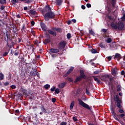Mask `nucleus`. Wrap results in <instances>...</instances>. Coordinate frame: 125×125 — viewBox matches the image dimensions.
I'll use <instances>...</instances> for the list:
<instances>
[{
	"instance_id": "0eeeda50",
	"label": "nucleus",
	"mask_w": 125,
	"mask_h": 125,
	"mask_svg": "<svg viewBox=\"0 0 125 125\" xmlns=\"http://www.w3.org/2000/svg\"><path fill=\"white\" fill-rule=\"evenodd\" d=\"M118 31H124L125 30V24L124 22H120L118 24Z\"/></svg>"
},
{
	"instance_id": "338daca9",
	"label": "nucleus",
	"mask_w": 125,
	"mask_h": 125,
	"mask_svg": "<svg viewBox=\"0 0 125 125\" xmlns=\"http://www.w3.org/2000/svg\"><path fill=\"white\" fill-rule=\"evenodd\" d=\"M16 114H19L20 113V111H19V109H17L15 110Z\"/></svg>"
},
{
	"instance_id": "20e7f679",
	"label": "nucleus",
	"mask_w": 125,
	"mask_h": 125,
	"mask_svg": "<svg viewBox=\"0 0 125 125\" xmlns=\"http://www.w3.org/2000/svg\"><path fill=\"white\" fill-rule=\"evenodd\" d=\"M111 114L112 115L113 117L116 121H117V122H119L120 123L121 125H125V122H123L122 121H120L118 118L116 116H118V114H117L116 113H115V108H113V105H112L111 108Z\"/></svg>"
},
{
	"instance_id": "a211bd4d",
	"label": "nucleus",
	"mask_w": 125,
	"mask_h": 125,
	"mask_svg": "<svg viewBox=\"0 0 125 125\" xmlns=\"http://www.w3.org/2000/svg\"><path fill=\"white\" fill-rule=\"evenodd\" d=\"M109 78L110 75L109 74L104 75L103 79H102V81H103V82H104L106 79H109Z\"/></svg>"
},
{
	"instance_id": "1a4fd4ad",
	"label": "nucleus",
	"mask_w": 125,
	"mask_h": 125,
	"mask_svg": "<svg viewBox=\"0 0 125 125\" xmlns=\"http://www.w3.org/2000/svg\"><path fill=\"white\" fill-rule=\"evenodd\" d=\"M40 26L43 32H46L47 27L44 22H40Z\"/></svg>"
},
{
	"instance_id": "dca6fc26",
	"label": "nucleus",
	"mask_w": 125,
	"mask_h": 125,
	"mask_svg": "<svg viewBox=\"0 0 125 125\" xmlns=\"http://www.w3.org/2000/svg\"><path fill=\"white\" fill-rule=\"evenodd\" d=\"M21 92L22 94H27V90L24 89L23 87H21Z\"/></svg>"
},
{
	"instance_id": "c85d7f7f",
	"label": "nucleus",
	"mask_w": 125,
	"mask_h": 125,
	"mask_svg": "<svg viewBox=\"0 0 125 125\" xmlns=\"http://www.w3.org/2000/svg\"><path fill=\"white\" fill-rule=\"evenodd\" d=\"M12 4H16V3H19L18 0H11Z\"/></svg>"
},
{
	"instance_id": "4468645a",
	"label": "nucleus",
	"mask_w": 125,
	"mask_h": 125,
	"mask_svg": "<svg viewBox=\"0 0 125 125\" xmlns=\"http://www.w3.org/2000/svg\"><path fill=\"white\" fill-rule=\"evenodd\" d=\"M63 2V0H56V3L57 5H59V6H60L62 4Z\"/></svg>"
},
{
	"instance_id": "5fc2aeb1",
	"label": "nucleus",
	"mask_w": 125,
	"mask_h": 125,
	"mask_svg": "<svg viewBox=\"0 0 125 125\" xmlns=\"http://www.w3.org/2000/svg\"><path fill=\"white\" fill-rule=\"evenodd\" d=\"M106 58L108 59V61L112 60V56L107 57Z\"/></svg>"
},
{
	"instance_id": "3c124183",
	"label": "nucleus",
	"mask_w": 125,
	"mask_h": 125,
	"mask_svg": "<svg viewBox=\"0 0 125 125\" xmlns=\"http://www.w3.org/2000/svg\"><path fill=\"white\" fill-rule=\"evenodd\" d=\"M5 8V6H4V5H1V7L0 8L1 10H3V9H4Z\"/></svg>"
},
{
	"instance_id": "bf43d9fd",
	"label": "nucleus",
	"mask_w": 125,
	"mask_h": 125,
	"mask_svg": "<svg viewBox=\"0 0 125 125\" xmlns=\"http://www.w3.org/2000/svg\"><path fill=\"white\" fill-rule=\"evenodd\" d=\"M56 102V99L55 98H52V102H53V103H54V102Z\"/></svg>"
},
{
	"instance_id": "79ce46f5",
	"label": "nucleus",
	"mask_w": 125,
	"mask_h": 125,
	"mask_svg": "<svg viewBox=\"0 0 125 125\" xmlns=\"http://www.w3.org/2000/svg\"><path fill=\"white\" fill-rule=\"evenodd\" d=\"M118 111L121 114H124V113H125V111L124 110V109H122L121 108H119V109H118Z\"/></svg>"
},
{
	"instance_id": "aec40b11",
	"label": "nucleus",
	"mask_w": 125,
	"mask_h": 125,
	"mask_svg": "<svg viewBox=\"0 0 125 125\" xmlns=\"http://www.w3.org/2000/svg\"><path fill=\"white\" fill-rule=\"evenodd\" d=\"M36 74H37V70H35L34 71H31L30 72V75L32 77H36Z\"/></svg>"
},
{
	"instance_id": "9b49d317",
	"label": "nucleus",
	"mask_w": 125,
	"mask_h": 125,
	"mask_svg": "<svg viewBox=\"0 0 125 125\" xmlns=\"http://www.w3.org/2000/svg\"><path fill=\"white\" fill-rule=\"evenodd\" d=\"M122 55L119 53H116L114 56V59L116 60V59H122Z\"/></svg>"
},
{
	"instance_id": "680f3d73",
	"label": "nucleus",
	"mask_w": 125,
	"mask_h": 125,
	"mask_svg": "<svg viewBox=\"0 0 125 125\" xmlns=\"http://www.w3.org/2000/svg\"><path fill=\"white\" fill-rule=\"evenodd\" d=\"M9 83L8 82H5L4 83V85H5V86H7L8 85H9Z\"/></svg>"
},
{
	"instance_id": "09e8293b",
	"label": "nucleus",
	"mask_w": 125,
	"mask_h": 125,
	"mask_svg": "<svg viewBox=\"0 0 125 125\" xmlns=\"http://www.w3.org/2000/svg\"><path fill=\"white\" fill-rule=\"evenodd\" d=\"M27 28L25 26V25H23V27L21 28V32H23V31H25Z\"/></svg>"
},
{
	"instance_id": "052dcab7",
	"label": "nucleus",
	"mask_w": 125,
	"mask_h": 125,
	"mask_svg": "<svg viewBox=\"0 0 125 125\" xmlns=\"http://www.w3.org/2000/svg\"><path fill=\"white\" fill-rule=\"evenodd\" d=\"M88 125H97V124H93V123H91L90 122H88Z\"/></svg>"
},
{
	"instance_id": "6ab92c4d",
	"label": "nucleus",
	"mask_w": 125,
	"mask_h": 125,
	"mask_svg": "<svg viewBox=\"0 0 125 125\" xmlns=\"http://www.w3.org/2000/svg\"><path fill=\"white\" fill-rule=\"evenodd\" d=\"M110 26L112 28H113V29H114V30H117V29L118 28V25L115 23H111Z\"/></svg>"
},
{
	"instance_id": "4be33fe9",
	"label": "nucleus",
	"mask_w": 125,
	"mask_h": 125,
	"mask_svg": "<svg viewBox=\"0 0 125 125\" xmlns=\"http://www.w3.org/2000/svg\"><path fill=\"white\" fill-rule=\"evenodd\" d=\"M29 12L31 15H36L37 12L35 10H30Z\"/></svg>"
},
{
	"instance_id": "c03bdc74",
	"label": "nucleus",
	"mask_w": 125,
	"mask_h": 125,
	"mask_svg": "<svg viewBox=\"0 0 125 125\" xmlns=\"http://www.w3.org/2000/svg\"><path fill=\"white\" fill-rule=\"evenodd\" d=\"M55 89H56V87L53 86V87L50 89V90L52 92H53V91H55Z\"/></svg>"
},
{
	"instance_id": "72a5a7b5",
	"label": "nucleus",
	"mask_w": 125,
	"mask_h": 125,
	"mask_svg": "<svg viewBox=\"0 0 125 125\" xmlns=\"http://www.w3.org/2000/svg\"><path fill=\"white\" fill-rule=\"evenodd\" d=\"M55 93H56L57 94L60 93V90H59V88H57L56 89H55Z\"/></svg>"
},
{
	"instance_id": "b1692460",
	"label": "nucleus",
	"mask_w": 125,
	"mask_h": 125,
	"mask_svg": "<svg viewBox=\"0 0 125 125\" xmlns=\"http://www.w3.org/2000/svg\"><path fill=\"white\" fill-rule=\"evenodd\" d=\"M116 88H117V91H122V86L121 85V84H118L116 86Z\"/></svg>"
},
{
	"instance_id": "e2e57ef3",
	"label": "nucleus",
	"mask_w": 125,
	"mask_h": 125,
	"mask_svg": "<svg viewBox=\"0 0 125 125\" xmlns=\"http://www.w3.org/2000/svg\"><path fill=\"white\" fill-rule=\"evenodd\" d=\"M13 32L14 34H16L17 33V27H15V30H14Z\"/></svg>"
},
{
	"instance_id": "f3484780",
	"label": "nucleus",
	"mask_w": 125,
	"mask_h": 125,
	"mask_svg": "<svg viewBox=\"0 0 125 125\" xmlns=\"http://www.w3.org/2000/svg\"><path fill=\"white\" fill-rule=\"evenodd\" d=\"M66 84H67V83L66 82H63V83H61L59 85V87L60 88H63V87H64V86H65V85H66Z\"/></svg>"
},
{
	"instance_id": "ea45409f",
	"label": "nucleus",
	"mask_w": 125,
	"mask_h": 125,
	"mask_svg": "<svg viewBox=\"0 0 125 125\" xmlns=\"http://www.w3.org/2000/svg\"><path fill=\"white\" fill-rule=\"evenodd\" d=\"M91 51L93 54L97 53V50L96 49H92L91 50Z\"/></svg>"
},
{
	"instance_id": "412c9836",
	"label": "nucleus",
	"mask_w": 125,
	"mask_h": 125,
	"mask_svg": "<svg viewBox=\"0 0 125 125\" xmlns=\"http://www.w3.org/2000/svg\"><path fill=\"white\" fill-rule=\"evenodd\" d=\"M74 106H75V101H73L70 104V110H73L74 109Z\"/></svg>"
},
{
	"instance_id": "f257e3e1",
	"label": "nucleus",
	"mask_w": 125,
	"mask_h": 125,
	"mask_svg": "<svg viewBox=\"0 0 125 125\" xmlns=\"http://www.w3.org/2000/svg\"><path fill=\"white\" fill-rule=\"evenodd\" d=\"M55 18V13L53 11L47 12L44 15V19L45 21H49V19H54Z\"/></svg>"
},
{
	"instance_id": "4d7b16f0",
	"label": "nucleus",
	"mask_w": 125,
	"mask_h": 125,
	"mask_svg": "<svg viewBox=\"0 0 125 125\" xmlns=\"http://www.w3.org/2000/svg\"><path fill=\"white\" fill-rule=\"evenodd\" d=\"M11 87L12 89H15V88H16V86H15V85H12Z\"/></svg>"
},
{
	"instance_id": "13d9d810",
	"label": "nucleus",
	"mask_w": 125,
	"mask_h": 125,
	"mask_svg": "<svg viewBox=\"0 0 125 125\" xmlns=\"http://www.w3.org/2000/svg\"><path fill=\"white\" fill-rule=\"evenodd\" d=\"M31 26H35V21H31Z\"/></svg>"
},
{
	"instance_id": "bb28decb",
	"label": "nucleus",
	"mask_w": 125,
	"mask_h": 125,
	"mask_svg": "<svg viewBox=\"0 0 125 125\" xmlns=\"http://www.w3.org/2000/svg\"><path fill=\"white\" fill-rule=\"evenodd\" d=\"M93 79L94 81H95V82H97V83H101V81L99 80V79H98V78H97L96 77H94Z\"/></svg>"
},
{
	"instance_id": "2f4dec72",
	"label": "nucleus",
	"mask_w": 125,
	"mask_h": 125,
	"mask_svg": "<svg viewBox=\"0 0 125 125\" xmlns=\"http://www.w3.org/2000/svg\"><path fill=\"white\" fill-rule=\"evenodd\" d=\"M45 37L47 38V39H51V37H50V35L47 32L45 33Z\"/></svg>"
},
{
	"instance_id": "49530a36",
	"label": "nucleus",
	"mask_w": 125,
	"mask_h": 125,
	"mask_svg": "<svg viewBox=\"0 0 125 125\" xmlns=\"http://www.w3.org/2000/svg\"><path fill=\"white\" fill-rule=\"evenodd\" d=\"M67 81H68L69 82H70V83H73V82H74V80H73V79H72L71 78L68 77L67 78Z\"/></svg>"
},
{
	"instance_id": "c756f323",
	"label": "nucleus",
	"mask_w": 125,
	"mask_h": 125,
	"mask_svg": "<svg viewBox=\"0 0 125 125\" xmlns=\"http://www.w3.org/2000/svg\"><path fill=\"white\" fill-rule=\"evenodd\" d=\"M105 42L107 43H111L112 42V39L111 38H107V40H105Z\"/></svg>"
},
{
	"instance_id": "6e6552de",
	"label": "nucleus",
	"mask_w": 125,
	"mask_h": 125,
	"mask_svg": "<svg viewBox=\"0 0 125 125\" xmlns=\"http://www.w3.org/2000/svg\"><path fill=\"white\" fill-rule=\"evenodd\" d=\"M60 49L58 48H50L49 51L51 53H59V50Z\"/></svg>"
},
{
	"instance_id": "f704fd0d",
	"label": "nucleus",
	"mask_w": 125,
	"mask_h": 125,
	"mask_svg": "<svg viewBox=\"0 0 125 125\" xmlns=\"http://www.w3.org/2000/svg\"><path fill=\"white\" fill-rule=\"evenodd\" d=\"M0 3L2 5L4 4V3H6V0H0Z\"/></svg>"
},
{
	"instance_id": "58836bf2",
	"label": "nucleus",
	"mask_w": 125,
	"mask_h": 125,
	"mask_svg": "<svg viewBox=\"0 0 125 125\" xmlns=\"http://www.w3.org/2000/svg\"><path fill=\"white\" fill-rule=\"evenodd\" d=\"M50 87V85L48 84H46L44 85V88H45L46 89H48V88Z\"/></svg>"
},
{
	"instance_id": "a878e982",
	"label": "nucleus",
	"mask_w": 125,
	"mask_h": 125,
	"mask_svg": "<svg viewBox=\"0 0 125 125\" xmlns=\"http://www.w3.org/2000/svg\"><path fill=\"white\" fill-rule=\"evenodd\" d=\"M7 34H8L7 31H6V37L7 39L6 40V38H5L4 40L5 41V42H6L7 43H8V40H10V38H8V35Z\"/></svg>"
},
{
	"instance_id": "9d476101",
	"label": "nucleus",
	"mask_w": 125,
	"mask_h": 125,
	"mask_svg": "<svg viewBox=\"0 0 125 125\" xmlns=\"http://www.w3.org/2000/svg\"><path fill=\"white\" fill-rule=\"evenodd\" d=\"M40 109L42 111V112H41L40 113V115H42L43 114V113H47V111H46V109H45V108H44V107L43 106H42L41 107H40Z\"/></svg>"
},
{
	"instance_id": "423d86ee",
	"label": "nucleus",
	"mask_w": 125,
	"mask_h": 125,
	"mask_svg": "<svg viewBox=\"0 0 125 125\" xmlns=\"http://www.w3.org/2000/svg\"><path fill=\"white\" fill-rule=\"evenodd\" d=\"M66 44L67 43L65 41H62L57 45V48L60 49V50H62L66 47Z\"/></svg>"
},
{
	"instance_id": "393cba45",
	"label": "nucleus",
	"mask_w": 125,
	"mask_h": 125,
	"mask_svg": "<svg viewBox=\"0 0 125 125\" xmlns=\"http://www.w3.org/2000/svg\"><path fill=\"white\" fill-rule=\"evenodd\" d=\"M74 69H75V67H71L68 70L67 72L66 73V74L67 75H69L70 73H71V72H72L73 70H74Z\"/></svg>"
},
{
	"instance_id": "69168bd1",
	"label": "nucleus",
	"mask_w": 125,
	"mask_h": 125,
	"mask_svg": "<svg viewBox=\"0 0 125 125\" xmlns=\"http://www.w3.org/2000/svg\"><path fill=\"white\" fill-rule=\"evenodd\" d=\"M81 8H82V9H83V10L85 9V6L84 5H82L81 6Z\"/></svg>"
},
{
	"instance_id": "7c9ffc66",
	"label": "nucleus",
	"mask_w": 125,
	"mask_h": 125,
	"mask_svg": "<svg viewBox=\"0 0 125 125\" xmlns=\"http://www.w3.org/2000/svg\"><path fill=\"white\" fill-rule=\"evenodd\" d=\"M44 42L45 43H49L51 41H50V39L47 38V39H45Z\"/></svg>"
},
{
	"instance_id": "8fccbe9b",
	"label": "nucleus",
	"mask_w": 125,
	"mask_h": 125,
	"mask_svg": "<svg viewBox=\"0 0 125 125\" xmlns=\"http://www.w3.org/2000/svg\"><path fill=\"white\" fill-rule=\"evenodd\" d=\"M107 29L103 28L102 29L101 32L102 33H107Z\"/></svg>"
},
{
	"instance_id": "864d4df0",
	"label": "nucleus",
	"mask_w": 125,
	"mask_h": 125,
	"mask_svg": "<svg viewBox=\"0 0 125 125\" xmlns=\"http://www.w3.org/2000/svg\"><path fill=\"white\" fill-rule=\"evenodd\" d=\"M60 125H67V122H62L61 123Z\"/></svg>"
},
{
	"instance_id": "de8ad7c7",
	"label": "nucleus",
	"mask_w": 125,
	"mask_h": 125,
	"mask_svg": "<svg viewBox=\"0 0 125 125\" xmlns=\"http://www.w3.org/2000/svg\"><path fill=\"white\" fill-rule=\"evenodd\" d=\"M110 85H111V89L113 90V91L115 94V91H114V88H115V86L113 84V83H112V84H110Z\"/></svg>"
},
{
	"instance_id": "a19ab883",
	"label": "nucleus",
	"mask_w": 125,
	"mask_h": 125,
	"mask_svg": "<svg viewBox=\"0 0 125 125\" xmlns=\"http://www.w3.org/2000/svg\"><path fill=\"white\" fill-rule=\"evenodd\" d=\"M72 120L74 122H78V118H77V117H76L75 116H74L72 118Z\"/></svg>"
},
{
	"instance_id": "cd10ccee",
	"label": "nucleus",
	"mask_w": 125,
	"mask_h": 125,
	"mask_svg": "<svg viewBox=\"0 0 125 125\" xmlns=\"http://www.w3.org/2000/svg\"><path fill=\"white\" fill-rule=\"evenodd\" d=\"M4 79V75L1 72H0V81H2Z\"/></svg>"
},
{
	"instance_id": "774afa93",
	"label": "nucleus",
	"mask_w": 125,
	"mask_h": 125,
	"mask_svg": "<svg viewBox=\"0 0 125 125\" xmlns=\"http://www.w3.org/2000/svg\"><path fill=\"white\" fill-rule=\"evenodd\" d=\"M125 71L124 70H122L121 71V74L122 75V76H124V75H125Z\"/></svg>"
},
{
	"instance_id": "e433bc0d",
	"label": "nucleus",
	"mask_w": 125,
	"mask_h": 125,
	"mask_svg": "<svg viewBox=\"0 0 125 125\" xmlns=\"http://www.w3.org/2000/svg\"><path fill=\"white\" fill-rule=\"evenodd\" d=\"M89 33L90 35H92V36L95 35V33H94V32L92 29L89 30Z\"/></svg>"
},
{
	"instance_id": "39448f33",
	"label": "nucleus",
	"mask_w": 125,
	"mask_h": 125,
	"mask_svg": "<svg viewBox=\"0 0 125 125\" xmlns=\"http://www.w3.org/2000/svg\"><path fill=\"white\" fill-rule=\"evenodd\" d=\"M78 102L79 103V105L81 106H82L83 108H85V109H87V110H91L92 108L91 106H90L89 105L86 104L83 100L81 99H78Z\"/></svg>"
},
{
	"instance_id": "a18cd8bd",
	"label": "nucleus",
	"mask_w": 125,
	"mask_h": 125,
	"mask_svg": "<svg viewBox=\"0 0 125 125\" xmlns=\"http://www.w3.org/2000/svg\"><path fill=\"white\" fill-rule=\"evenodd\" d=\"M57 32H58V33H62V29L60 28H57Z\"/></svg>"
},
{
	"instance_id": "ddd939ff",
	"label": "nucleus",
	"mask_w": 125,
	"mask_h": 125,
	"mask_svg": "<svg viewBox=\"0 0 125 125\" xmlns=\"http://www.w3.org/2000/svg\"><path fill=\"white\" fill-rule=\"evenodd\" d=\"M111 73L112 75H113V76H116L117 74H118V71H117V68H114L111 70Z\"/></svg>"
},
{
	"instance_id": "c9c22d12",
	"label": "nucleus",
	"mask_w": 125,
	"mask_h": 125,
	"mask_svg": "<svg viewBox=\"0 0 125 125\" xmlns=\"http://www.w3.org/2000/svg\"><path fill=\"white\" fill-rule=\"evenodd\" d=\"M99 46H100V47H101V48H105V45L103 44V43H100L99 44Z\"/></svg>"
},
{
	"instance_id": "0e129e2a",
	"label": "nucleus",
	"mask_w": 125,
	"mask_h": 125,
	"mask_svg": "<svg viewBox=\"0 0 125 125\" xmlns=\"http://www.w3.org/2000/svg\"><path fill=\"white\" fill-rule=\"evenodd\" d=\"M7 54H8V52H6L4 53L2 56L5 57V56H6V55H7Z\"/></svg>"
},
{
	"instance_id": "5701e85b",
	"label": "nucleus",
	"mask_w": 125,
	"mask_h": 125,
	"mask_svg": "<svg viewBox=\"0 0 125 125\" xmlns=\"http://www.w3.org/2000/svg\"><path fill=\"white\" fill-rule=\"evenodd\" d=\"M109 79L110 82H108V86H110V85H111V84H113V78L112 77H111L109 78Z\"/></svg>"
},
{
	"instance_id": "7ed1b4c3",
	"label": "nucleus",
	"mask_w": 125,
	"mask_h": 125,
	"mask_svg": "<svg viewBox=\"0 0 125 125\" xmlns=\"http://www.w3.org/2000/svg\"><path fill=\"white\" fill-rule=\"evenodd\" d=\"M113 100L117 103L116 107L118 108H122V104L123 103V101L120 99V97L118 95H115L113 96Z\"/></svg>"
},
{
	"instance_id": "4c0bfd02",
	"label": "nucleus",
	"mask_w": 125,
	"mask_h": 125,
	"mask_svg": "<svg viewBox=\"0 0 125 125\" xmlns=\"http://www.w3.org/2000/svg\"><path fill=\"white\" fill-rule=\"evenodd\" d=\"M14 42H16V38L15 37L12 39V44H14Z\"/></svg>"
},
{
	"instance_id": "f8f14e48",
	"label": "nucleus",
	"mask_w": 125,
	"mask_h": 125,
	"mask_svg": "<svg viewBox=\"0 0 125 125\" xmlns=\"http://www.w3.org/2000/svg\"><path fill=\"white\" fill-rule=\"evenodd\" d=\"M48 33L50 35H52V36H53V37H55L56 35H57V33H56V32L53 31L51 30H48Z\"/></svg>"
},
{
	"instance_id": "2eb2a0df",
	"label": "nucleus",
	"mask_w": 125,
	"mask_h": 125,
	"mask_svg": "<svg viewBox=\"0 0 125 125\" xmlns=\"http://www.w3.org/2000/svg\"><path fill=\"white\" fill-rule=\"evenodd\" d=\"M45 10L47 12H49V11H51V8L50 7V6L46 5L45 7Z\"/></svg>"
},
{
	"instance_id": "37998d69",
	"label": "nucleus",
	"mask_w": 125,
	"mask_h": 125,
	"mask_svg": "<svg viewBox=\"0 0 125 125\" xmlns=\"http://www.w3.org/2000/svg\"><path fill=\"white\" fill-rule=\"evenodd\" d=\"M66 36H67V39H68V40H70V39L72 38V36L70 33H68Z\"/></svg>"
},
{
	"instance_id": "473e14b6",
	"label": "nucleus",
	"mask_w": 125,
	"mask_h": 125,
	"mask_svg": "<svg viewBox=\"0 0 125 125\" xmlns=\"http://www.w3.org/2000/svg\"><path fill=\"white\" fill-rule=\"evenodd\" d=\"M88 89H89L88 87H86L85 88L86 93L87 95H89V94H90V93L89 92V91L88 90Z\"/></svg>"
},
{
	"instance_id": "f03ea898",
	"label": "nucleus",
	"mask_w": 125,
	"mask_h": 125,
	"mask_svg": "<svg viewBox=\"0 0 125 125\" xmlns=\"http://www.w3.org/2000/svg\"><path fill=\"white\" fill-rule=\"evenodd\" d=\"M80 76L76 77V79L74 81L75 83H78V82H81L83 79L84 80L86 79V76H85V74H84V71H83V70H81L80 71Z\"/></svg>"
},
{
	"instance_id": "603ef678",
	"label": "nucleus",
	"mask_w": 125,
	"mask_h": 125,
	"mask_svg": "<svg viewBox=\"0 0 125 125\" xmlns=\"http://www.w3.org/2000/svg\"><path fill=\"white\" fill-rule=\"evenodd\" d=\"M86 6L88 8H90L91 7V4L90 3H87Z\"/></svg>"
},
{
	"instance_id": "6e6d98bb",
	"label": "nucleus",
	"mask_w": 125,
	"mask_h": 125,
	"mask_svg": "<svg viewBox=\"0 0 125 125\" xmlns=\"http://www.w3.org/2000/svg\"><path fill=\"white\" fill-rule=\"evenodd\" d=\"M108 19H109V20H110L111 21H113V17L111 16H108Z\"/></svg>"
}]
</instances>
